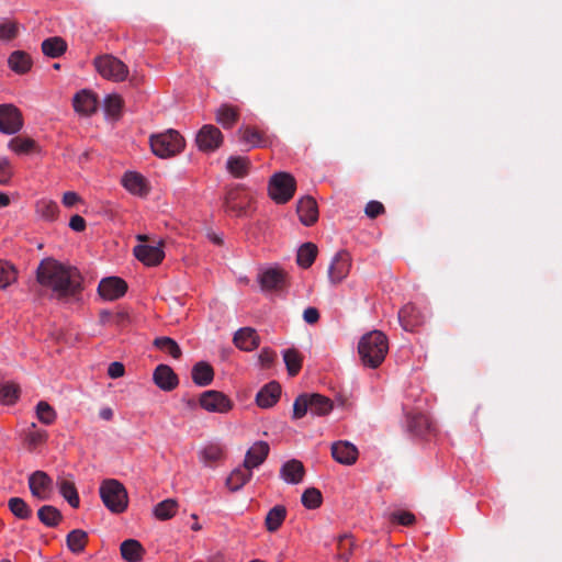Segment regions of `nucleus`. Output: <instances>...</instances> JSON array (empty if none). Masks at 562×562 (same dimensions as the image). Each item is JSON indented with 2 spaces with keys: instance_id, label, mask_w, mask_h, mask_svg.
<instances>
[{
  "instance_id": "1",
  "label": "nucleus",
  "mask_w": 562,
  "mask_h": 562,
  "mask_svg": "<svg viewBox=\"0 0 562 562\" xmlns=\"http://www.w3.org/2000/svg\"><path fill=\"white\" fill-rule=\"evenodd\" d=\"M36 281L41 286L50 290L52 296L58 300L74 297L82 290L80 272L54 258H45L40 262Z\"/></svg>"
},
{
  "instance_id": "2",
  "label": "nucleus",
  "mask_w": 562,
  "mask_h": 562,
  "mask_svg": "<svg viewBox=\"0 0 562 562\" xmlns=\"http://www.w3.org/2000/svg\"><path fill=\"white\" fill-rule=\"evenodd\" d=\"M389 350L386 336L380 330H372L360 339L358 352L363 366L375 369L385 359Z\"/></svg>"
},
{
  "instance_id": "3",
  "label": "nucleus",
  "mask_w": 562,
  "mask_h": 562,
  "mask_svg": "<svg viewBox=\"0 0 562 562\" xmlns=\"http://www.w3.org/2000/svg\"><path fill=\"white\" fill-rule=\"evenodd\" d=\"M334 405L330 398L318 393H303L299 395L293 404V418H303L308 412L315 416L329 414Z\"/></svg>"
},
{
  "instance_id": "4",
  "label": "nucleus",
  "mask_w": 562,
  "mask_h": 562,
  "mask_svg": "<svg viewBox=\"0 0 562 562\" xmlns=\"http://www.w3.org/2000/svg\"><path fill=\"white\" fill-rule=\"evenodd\" d=\"M100 497L104 506L114 514H121L127 508V491L117 480H104L100 486Z\"/></svg>"
},
{
  "instance_id": "5",
  "label": "nucleus",
  "mask_w": 562,
  "mask_h": 562,
  "mask_svg": "<svg viewBox=\"0 0 562 562\" xmlns=\"http://www.w3.org/2000/svg\"><path fill=\"white\" fill-rule=\"evenodd\" d=\"M153 153L160 158L180 154L184 148V138L176 130L151 135L149 138Z\"/></svg>"
},
{
  "instance_id": "6",
  "label": "nucleus",
  "mask_w": 562,
  "mask_h": 562,
  "mask_svg": "<svg viewBox=\"0 0 562 562\" xmlns=\"http://www.w3.org/2000/svg\"><path fill=\"white\" fill-rule=\"evenodd\" d=\"M93 64L99 75L104 79L121 82L128 76V67L113 55H101L94 58Z\"/></svg>"
},
{
  "instance_id": "7",
  "label": "nucleus",
  "mask_w": 562,
  "mask_h": 562,
  "mask_svg": "<svg viewBox=\"0 0 562 562\" xmlns=\"http://www.w3.org/2000/svg\"><path fill=\"white\" fill-rule=\"evenodd\" d=\"M296 181L294 177L288 172H277L269 181V195L280 204L290 201L295 192Z\"/></svg>"
},
{
  "instance_id": "8",
  "label": "nucleus",
  "mask_w": 562,
  "mask_h": 562,
  "mask_svg": "<svg viewBox=\"0 0 562 562\" xmlns=\"http://www.w3.org/2000/svg\"><path fill=\"white\" fill-rule=\"evenodd\" d=\"M200 406L211 413L226 414L233 408L232 400L215 390L205 391L200 395Z\"/></svg>"
},
{
  "instance_id": "9",
  "label": "nucleus",
  "mask_w": 562,
  "mask_h": 562,
  "mask_svg": "<svg viewBox=\"0 0 562 562\" xmlns=\"http://www.w3.org/2000/svg\"><path fill=\"white\" fill-rule=\"evenodd\" d=\"M23 127L21 111L13 104H0V132L12 135Z\"/></svg>"
},
{
  "instance_id": "10",
  "label": "nucleus",
  "mask_w": 562,
  "mask_h": 562,
  "mask_svg": "<svg viewBox=\"0 0 562 562\" xmlns=\"http://www.w3.org/2000/svg\"><path fill=\"white\" fill-rule=\"evenodd\" d=\"M195 142L200 150L211 153L222 145L223 134L215 125L206 124L200 128Z\"/></svg>"
},
{
  "instance_id": "11",
  "label": "nucleus",
  "mask_w": 562,
  "mask_h": 562,
  "mask_svg": "<svg viewBox=\"0 0 562 562\" xmlns=\"http://www.w3.org/2000/svg\"><path fill=\"white\" fill-rule=\"evenodd\" d=\"M351 268V256L346 250L338 251L328 268V279L330 283L338 284L344 281Z\"/></svg>"
},
{
  "instance_id": "12",
  "label": "nucleus",
  "mask_w": 562,
  "mask_h": 562,
  "mask_svg": "<svg viewBox=\"0 0 562 562\" xmlns=\"http://www.w3.org/2000/svg\"><path fill=\"white\" fill-rule=\"evenodd\" d=\"M31 494L41 501H47L53 491V480L44 471H35L29 476Z\"/></svg>"
},
{
  "instance_id": "13",
  "label": "nucleus",
  "mask_w": 562,
  "mask_h": 562,
  "mask_svg": "<svg viewBox=\"0 0 562 562\" xmlns=\"http://www.w3.org/2000/svg\"><path fill=\"white\" fill-rule=\"evenodd\" d=\"M127 291V283L119 277H109L100 281L98 292L108 301L122 297Z\"/></svg>"
},
{
  "instance_id": "14",
  "label": "nucleus",
  "mask_w": 562,
  "mask_h": 562,
  "mask_svg": "<svg viewBox=\"0 0 562 562\" xmlns=\"http://www.w3.org/2000/svg\"><path fill=\"white\" fill-rule=\"evenodd\" d=\"M425 314L414 304L403 306L398 312V321L407 331H413L425 323Z\"/></svg>"
},
{
  "instance_id": "15",
  "label": "nucleus",
  "mask_w": 562,
  "mask_h": 562,
  "mask_svg": "<svg viewBox=\"0 0 562 562\" xmlns=\"http://www.w3.org/2000/svg\"><path fill=\"white\" fill-rule=\"evenodd\" d=\"M134 256L146 266H157L165 258L161 244L158 245H137L133 249Z\"/></svg>"
},
{
  "instance_id": "16",
  "label": "nucleus",
  "mask_w": 562,
  "mask_h": 562,
  "mask_svg": "<svg viewBox=\"0 0 562 562\" xmlns=\"http://www.w3.org/2000/svg\"><path fill=\"white\" fill-rule=\"evenodd\" d=\"M74 109L77 113L89 116L97 111L98 98L90 90H81L74 97Z\"/></svg>"
},
{
  "instance_id": "17",
  "label": "nucleus",
  "mask_w": 562,
  "mask_h": 562,
  "mask_svg": "<svg viewBox=\"0 0 562 562\" xmlns=\"http://www.w3.org/2000/svg\"><path fill=\"white\" fill-rule=\"evenodd\" d=\"M406 418L408 430L416 436L423 437L431 434L435 430V426L432 425L430 418L423 413H408Z\"/></svg>"
},
{
  "instance_id": "18",
  "label": "nucleus",
  "mask_w": 562,
  "mask_h": 562,
  "mask_svg": "<svg viewBox=\"0 0 562 562\" xmlns=\"http://www.w3.org/2000/svg\"><path fill=\"white\" fill-rule=\"evenodd\" d=\"M331 456L338 463L351 465L357 461L358 449L349 441H337L331 445Z\"/></svg>"
},
{
  "instance_id": "19",
  "label": "nucleus",
  "mask_w": 562,
  "mask_h": 562,
  "mask_svg": "<svg viewBox=\"0 0 562 562\" xmlns=\"http://www.w3.org/2000/svg\"><path fill=\"white\" fill-rule=\"evenodd\" d=\"M155 384L162 391H172L177 387L179 380L173 370L167 364H159L153 375Z\"/></svg>"
},
{
  "instance_id": "20",
  "label": "nucleus",
  "mask_w": 562,
  "mask_h": 562,
  "mask_svg": "<svg viewBox=\"0 0 562 562\" xmlns=\"http://www.w3.org/2000/svg\"><path fill=\"white\" fill-rule=\"evenodd\" d=\"M296 212L301 223L305 226L313 225L318 218L317 203L312 196L300 199Z\"/></svg>"
},
{
  "instance_id": "21",
  "label": "nucleus",
  "mask_w": 562,
  "mask_h": 562,
  "mask_svg": "<svg viewBox=\"0 0 562 562\" xmlns=\"http://www.w3.org/2000/svg\"><path fill=\"white\" fill-rule=\"evenodd\" d=\"M233 342L240 350L251 351L259 346L260 338L254 328L243 327L235 333Z\"/></svg>"
},
{
  "instance_id": "22",
  "label": "nucleus",
  "mask_w": 562,
  "mask_h": 562,
  "mask_svg": "<svg viewBox=\"0 0 562 562\" xmlns=\"http://www.w3.org/2000/svg\"><path fill=\"white\" fill-rule=\"evenodd\" d=\"M281 386L278 382L272 381L266 384L257 394L256 403L261 408L272 407L280 398Z\"/></svg>"
},
{
  "instance_id": "23",
  "label": "nucleus",
  "mask_w": 562,
  "mask_h": 562,
  "mask_svg": "<svg viewBox=\"0 0 562 562\" xmlns=\"http://www.w3.org/2000/svg\"><path fill=\"white\" fill-rule=\"evenodd\" d=\"M305 469L301 461L292 459L280 469V477L289 484H299L303 481Z\"/></svg>"
},
{
  "instance_id": "24",
  "label": "nucleus",
  "mask_w": 562,
  "mask_h": 562,
  "mask_svg": "<svg viewBox=\"0 0 562 562\" xmlns=\"http://www.w3.org/2000/svg\"><path fill=\"white\" fill-rule=\"evenodd\" d=\"M269 454V445L265 441L255 442L247 451L244 460L245 467L250 470L258 468Z\"/></svg>"
},
{
  "instance_id": "25",
  "label": "nucleus",
  "mask_w": 562,
  "mask_h": 562,
  "mask_svg": "<svg viewBox=\"0 0 562 562\" xmlns=\"http://www.w3.org/2000/svg\"><path fill=\"white\" fill-rule=\"evenodd\" d=\"M259 281L263 290H280L285 283V273L279 268H270L263 271Z\"/></svg>"
},
{
  "instance_id": "26",
  "label": "nucleus",
  "mask_w": 562,
  "mask_h": 562,
  "mask_svg": "<svg viewBox=\"0 0 562 562\" xmlns=\"http://www.w3.org/2000/svg\"><path fill=\"white\" fill-rule=\"evenodd\" d=\"M57 487L61 496L68 502L72 508H78L80 504L79 495L75 486V482L69 476H58Z\"/></svg>"
},
{
  "instance_id": "27",
  "label": "nucleus",
  "mask_w": 562,
  "mask_h": 562,
  "mask_svg": "<svg viewBox=\"0 0 562 562\" xmlns=\"http://www.w3.org/2000/svg\"><path fill=\"white\" fill-rule=\"evenodd\" d=\"M251 471L252 470L245 467V464L243 463L241 467H238L235 470H233L231 474L227 476L225 482L226 486L232 492L239 491L244 485H246L250 481L252 476Z\"/></svg>"
},
{
  "instance_id": "28",
  "label": "nucleus",
  "mask_w": 562,
  "mask_h": 562,
  "mask_svg": "<svg viewBox=\"0 0 562 562\" xmlns=\"http://www.w3.org/2000/svg\"><path fill=\"white\" fill-rule=\"evenodd\" d=\"M239 119L238 108L231 104H222L215 111V121L222 125L223 128H232Z\"/></svg>"
},
{
  "instance_id": "29",
  "label": "nucleus",
  "mask_w": 562,
  "mask_h": 562,
  "mask_svg": "<svg viewBox=\"0 0 562 562\" xmlns=\"http://www.w3.org/2000/svg\"><path fill=\"white\" fill-rule=\"evenodd\" d=\"M237 134L239 139L251 148L267 145L263 133L254 126H240Z\"/></svg>"
},
{
  "instance_id": "30",
  "label": "nucleus",
  "mask_w": 562,
  "mask_h": 562,
  "mask_svg": "<svg viewBox=\"0 0 562 562\" xmlns=\"http://www.w3.org/2000/svg\"><path fill=\"white\" fill-rule=\"evenodd\" d=\"M193 382L199 386L210 385L214 379L212 366L205 361L196 362L191 372Z\"/></svg>"
},
{
  "instance_id": "31",
  "label": "nucleus",
  "mask_w": 562,
  "mask_h": 562,
  "mask_svg": "<svg viewBox=\"0 0 562 562\" xmlns=\"http://www.w3.org/2000/svg\"><path fill=\"white\" fill-rule=\"evenodd\" d=\"M122 558L127 562H139L144 554V548L139 541L127 539L120 547Z\"/></svg>"
},
{
  "instance_id": "32",
  "label": "nucleus",
  "mask_w": 562,
  "mask_h": 562,
  "mask_svg": "<svg viewBox=\"0 0 562 562\" xmlns=\"http://www.w3.org/2000/svg\"><path fill=\"white\" fill-rule=\"evenodd\" d=\"M250 166V160L244 156H231L226 162L228 172L235 178L246 177L249 172Z\"/></svg>"
},
{
  "instance_id": "33",
  "label": "nucleus",
  "mask_w": 562,
  "mask_h": 562,
  "mask_svg": "<svg viewBox=\"0 0 562 562\" xmlns=\"http://www.w3.org/2000/svg\"><path fill=\"white\" fill-rule=\"evenodd\" d=\"M122 183L133 194L143 195L147 192L145 178L137 172H126L122 178Z\"/></svg>"
},
{
  "instance_id": "34",
  "label": "nucleus",
  "mask_w": 562,
  "mask_h": 562,
  "mask_svg": "<svg viewBox=\"0 0 562 562\" xmlns=\"http://www.w3.org/2000/svg\"><path fill=\"white\" fill-rule=\"evenodd\" d=\"M67 49V43L59 36L49 37L43 41L42 52L50 58L60 57Z\"/></svg>"
},
{
  "instance_id": "35",
  "label": "nucleus",
  "mask_w": 562,
  "mask_h": 562,
  "mask_svg": "<svg viewBox=\"0 0 562 562\" xmlns=\"http://www.w3.org/2000/svg\"><path fill=\"white\" fill-rule=\"evenodd\" d=\"M286 517V508L283 505H276L272 507L265 519V526L268 531H277L283 524Z\"/></svg>"
},
{
  "instance_id": "36",
  "label": "nucleus",
  "mask_w": 562,
  "mask_h": 562,
  "mask_svg": "<svg viewBox=\"0 0 562 562\" xmlns=\"http://www.w3.org/2000/svg\"><path fill=\"white\" fill-rule=\"evenodd\" d=\"M66 543L72 553L79 554L86 549L88 533L82 529H74L67 535Z\"/></svg>"
},
{
  "instance_id": "37",
  "label": "nucleus",
  "mask_w": 562,
  "mask_h": 562,
  "mask_svg": "<svg viewBox=\"0 0 562 562\" xmlns=\"http://www.w3.org/2000/svg\"><path fill=\"white\" fill-rule=\"evenodd\" d=\"M37 517L46 527L54 528L63 519L61 513L55 506L44 505L37 510Z\"/></svg>"
},
{
  "instance_id": "38",
  "label": "nucleus",
  "mask_w": 562,
  "mask_h": 562,
  "mask_svg": "<svg viewBox=\"0 0 562 562\" xmlns=\"http://www.w3.org/2000/svg\"><path fill=\"white\" fill-rule=\"evenodd\" d=\"M8 64L14 72L25 74L30 70L32 60L26 53L22 50H15L9 56Z\"/></svg>"
},
{
  "instance_id": "39",
  "label": "nucleus",
  "mask_w": 562,
  "mask_h": 562,
  "mask_svg": "<svg viewBox=\"0 0 562 562\" xmlns=\"http://www.w3.org/2000/svg\"><path fill=\"white\" fill-rule=\"evenodd\" d=\"M317 246L313 243L303 244L296 255V262L300 267L306 269L310 268L316 259Z\"/></svg>"
},
{
  "instance_id": "40",
  "label": "nucleus",
  "mask_w": 562,
  "mask_h": 562,
  "mask_svg": "<svg viewBox=\"0 0 562 562\" xmlns=\"http://www.w3.org/2000/svg\"><path fill=\"white\" fill-rule=\"evenodd\" d=\"M283 360L289 375L295 376L302 368L303 356L301 352L295 348L286 349L283 351Z\"/></svg>"
},
{
  "instance_id": "41",
  "label": "nucleus",
  "mask_w": 562,
  "mask_h": 562,
  "mask_svg": "<svg viewBox=\"0 0 562 562\" xmlns=\"http://www.w3.org/2000/svg\"><path fill=\"white\" fill-rule=\"evenodd\" d=\"M36 213L45 221H55L58 215V205L53 200L42 199L36 202Z\"/></svg>"
},
{
  "instance_id": "42",
  "label": "nucleus",
  "mask_w": 562,
  "mask_h": 562,
  "mask_svg": "<svg viewBox=\"0 0 562 562\" xmlns=\"http://www.w3.org/2000/svg\"><path fill=\"white\" fill-rule=\"evenodd\" d=\"M178 509L177 501L172 498L158 503L154 508V515L159 520H167L175 516Z\"/></svg>"
},
{
  "instance_id": "43",
  "label": "nucleus",
  "mask_w": 562,
  "mask_h": 562,
  "mask_svg": "<svg viewBox=\"0 0 562 562\" xmlns=\"http://www.w3.org/2000/svg\"><path fill=\"white\" fill-rule=\"evenodd\" d=\"M8 147L15 154H29L36 149V142L29 137H13L10 139Z\"/></svg>"
},
{
  "instance_id": "44",
  "label": "nucleus",
  "mask_w": 562,
  "mask_h": 562,
  "mask_svg": "<svg viewBox=\"0 0 562 562\" xmlns=\"http://www.w3.org/2000/svg\"><path fill=\"white\" fill-rule=\"evenodd\" d=\"M18 272L15 267L7 261L0 259V289L3 290L16 281Z\"/></svg>"
},
{
  "instance_id": "45",
  "label": "nucleus",
  "mask_w": 562,
  "mask_h": 562,
  "mask_svg": "<svg viewBox=\"0 0 562 562\" xmlns=\"http://www.w3.org/2000/svg\"><path fill=\"white\" fill-rule=\"evenodd\" d=\"M154 346L159 350L170 355L175 359H179L182 355L181 349L176 340L170 337H158L154 340Z\"/></svg>"
},
{
  "instance_id": "46",
  "label": "nucleus",
  "mask_w": 562,
  "mask_h": 562,
  "mask_svg": "<svg viewBox=\"0 0 562 562\" xmlns=\"http://www.w3.org/2000/svg\"><path fill=\"white\" fill-rule=\"evenodd\" d=\"M11 513L20 519H30L32 517V509L26 502L21 497H12L8 502Z\"/></svg>"
},
{
  "instance_id": "47",
  "label": "nucleus",
  "mask_w": 562,
  "mask_h": 562,
  "mask_svg": "<svg viewBox=\"0 0 562 562\" xmlns=\"http://www.w3.org/2000/svg\"><path fill=\"white\" fill-rule=\"evenodd\" d=\"M20 396V387L18 384L7 382L0 385V403L4 405L14 404Z\"/></svg>"
},
{
  "instance_id": "48",
  "label": "nucleus",
  "mask_w": 562,
  "mask_h": 562,
  "mask_svg": "<svg viewBox=\"0 0 562 562\" xmlns=\"http://www.w3.org/2000/svg\"><path fill=\"white\" fill-rule=\"evenodd\" d=\"M241 192L238 189L231 190L226 194L225 204L228 212L234 213L237 216H241L245 213V205L239 202Z\"/></svg>"
},
{
  "instance_id": "49",
  "label": "nucleus",
  "mask_w": 562,
  "mask_h": 562,
  "mask_svg": "<svg viewBox=\"0 0 562 562\" xmlns=\"http://www.w3.org/2000/svg\"><path fill=\"white\" fill-rule=\"evenodd\" d=\"M301 502L307 509H315L322 505L323 496L316 487H308L303 492Z\"/></svg>"
},
{
  "instance_id": "50",
  "label": "nucleus",
  "mask_w": 562,
  "mask_h": 562,
  "mask_svg": "<svg viewBox=\"0 0 562 562\" xmlns=\"http://www.w3.org/2000/svg\"><path fill=\"white\" fill-rule=\"evenodd\" d=\"M200 457L206 467H214L222 459L223 449L218 445H209L201 451Z\"/></svg>"
},
{
  "instance_id": "51",
  "label": "nucleus",
  "mask_w": 562,
  "mask_h": 562,
  "mask_svg": "<svg viewBox=\"0 0 562 562\" xmlns=\"http://www.w3.org/2000/svg\"><path fill=\"white\" fill-rule=\"evenodd\" d=\"M25 440L29 447L34 449L47 440V431L38 429L36 424L32 423L27 428Z\"/></svg>"
},
{
  "instance_id": "52",
  "label": "nucleus",
  "mask_w": 562,
  "mask_h": 562,
  "mask_svg": "<svg viewBox=\"0 0 562 562\" xmlns=\"http://www.w3.org/2000/svg\"><path fill=\"white\" fill-rule=\"evenodd\" d=\"M36 417L45 425H52L56 417V411L45 401H41L36 405Z\"/></svg>"
},
{
  "instance_id": "53",
  "label": "nucleus",
  "mask_w": 562,
  "mask_h": 562,
  "mask_svg": "<svg viewBox=\"0 0 562 562\" xmlns=\"http://www.w3.org/2000/svg\"><path fill=\"white\" fill-rule=\"evenodd\" d=\"M18 22L5 20L0 23V41H12L18 36Z\"/></svg>"
},
{
  "instance_id": "54",
  "label": "nucleus",
  "mask_w": 562,
  "mask_h": 562,
  "mask_svg": "<svg viewBox=\"0 0 562 562\" xmlns=\"http://www.w3.org/2000/svg\"><path fill=\"white\" fill-rule=\"evenodd\" d=\"M353 547H355V542H353L352 536L344 535V536L339 537L338 551H339V557L341 559L347 561L352 553Z\"/></svg>"
},
{
  "instance_id": "55",
  "label": "nucleus",
  "mask_w": 562,
  "mask_h": 562,
  "mask_svg": "<svg viewBox=\"0 0 562 562\" xmlns=\"http://www.w3.org/2000/svg\"><path fill=\"white\" fill-rule=\"evenodd\" d=\"M122 104H123V101L120 95L110 94L104 100L105 112L111 116H116L120 114Z\"/></svg>"
},
{
  "instance_id": "56",
  "label": "nucleus",
  "mask_w": 562,
  "mask_h": 562,
  "mask_svg": "<svg viewBox=\"0 0 562 562\" xmlns=\"http://www.w3.org/2000/svg\"><path fill=\"white\" fill-rule=\"evenodd\" d=\"M14 170L11 161L3 157L0 159V184H8L13 177Z\"/></svg>"
},
{
  "instance_id": "57",
  "label": "nucleus",
  "mask_w": 562,
  "mask_h": 562,
  "mask_svg": "<svg viewBox=\"0 0 562 562\" xmlns=\"http://www.w3.org/2000/svg\"><path fill=\"white\" fill-rule=\"evenodd\" d=\"M385 212L384 205L379 201H370L367 203L364 213L370 218H375Z\"/></svg>"
},
{
  "instance_id": "58",
  "label": "nucleus",
  "mask_w": 562,
  "mask_h": 562,
  "mask_svg": "<svg viewBox=\"0 0 562 562\" xmlns=\"http://www.w3.org/2000/svg\"><path fill=\"white\" fill-rule=\"evenodd\" d=\"M391 519L400 525L411 526L415 521V516L409 512H396L391 515Z\"/></svg>"
},
{
  "instance_id": "59",
  "label": "nucleus",
  "mask_w": 562,
  "mask_h": 562,
  "mask_svg": "<svg viewBox=\"0 0 562 562\" xmlns=\"http://www.w3.org/2000/svg\"><path fill=\"white\" fill-rule=\"evenodd\" d=\"M124 372H125L124 366L117 361L110 363L109 369H108V374L112 379L121 378L124 374Z\"/></svg>"
},
{
  "instance_id": "60",
  "label": "nucleus",
  "mask_w": 562,
  "mask_h": 562,
  "mask_svg": "<svg viewBox=\"0 0 562 562\" xmlns=\"http://www.w3.org/2000/svg\"><path fill=\"white\" fill-rule=\"evenodd\" d=\"M303 318L307 324H315L319 319V312L315 307H307L303 312Z\"/></svg>"
},
{
  "instance_id": "61",
  "label": "nucleus",
  "mask_w": 562,
  "mask_h": 562,
  "mask_svg": "<svg viewBox=\"0 0 562 562\" xmlns=\"http://www.w3.org/2000/svg\"><path fill=\"white\" fill-rule=\"evenodd\" d=\"M69 227L75 232H82L86 228V221L80 215H74L70 217Z\"/></svg>"
},
{
  "instance_id": "62",
  "label": "nucleus",
  "mask_w": 562,
  "mask_h": 562,
  "mask_svg": "<svg viewBox=\"0 0 562 562\" xmlns=\"http://www.w3.org/2000/svg\"><path fill=\"white\" fill-rule=\"evenodd\" d=\"M274 359L276 352L269 349H262L259 355L260 362L266 367H270L273 363Z\"/></svg>"
},
{
  "instance_id": "63",
  "label": "nucleus",
  "mask_w": 562,
  "mask_h": 562,
  "mask_svg": "<svg viewBox=\"0 0 562 562\" xmlns=\"http://www.w3.org/2000/svg\"><path fill=\"white\" fill-rule=\"evenodd\" d=\"M80 201V196L72 191L65 192L63 195V204L67 207L74 206Z\"/></svg>"
},
{
  "instance_id": "64",
  "label": "nucleus",
  "mask_w": 562,
  "mask_h": 562,
  "mask_svg": "<svg viewBox=\"0 0 562 562\" xmlns=\"http://www.w3.org/2000/svg\"><path fill=\"white\" fill-rule=\"evenodd\" d=\"M99 416L104 420H111L113 417V411L110 407H104L100 411Z\"/></svg>"
}]
</instances>
